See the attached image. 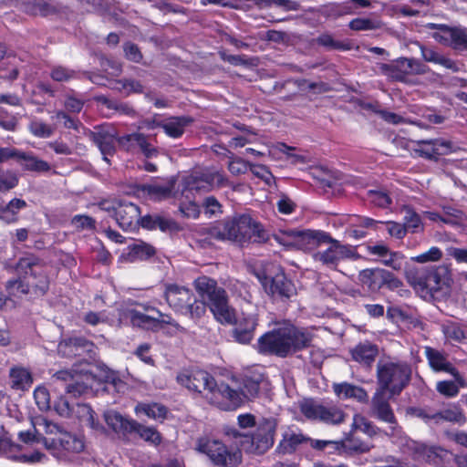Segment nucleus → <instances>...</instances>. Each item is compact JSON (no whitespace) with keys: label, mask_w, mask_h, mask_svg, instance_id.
Returning a JSON list of instances; mask_svg holds the SVG:
<instances>
[{"label":"nucleus","mask_w":467,"mask_h":467,"mask_svg":"<svg viewBox=\"0 0 467 467\" xmlns=\"http://www.w3.org/2000/svg\"><path fill=\"white\" fill-rule=\"evenodd\" d=\"M194 287L201 299L194 295L180 314L196 321L202 318L208 307L221 324H233L236 320L235 311L229 305L226 291L217 282L206 275L194 280Z\"/></svg>","instance_id":"nucleus-1"},{"label":"nucleus","mask_w":467,"mask_h":467,"mask_svg":"<svg viewBox=\"0 0 467 467\" xmlns=\"http://www.w3.org/2000/svg\"><path fill=\"white\" fill-rule=\"evenodd\" d=\"M314 335L305 327L283 324L263 335L257 342V349L263 354L285 358L311 346Z\"/></svg>","instance_id":"nucleus-2"},{"label":"nucleus","mask_w":467,"mask_h":467,"mask_svg":"<svg viewBox=\"0 0 467 467\" xmlns=\"http://www.w3.org/2000/svg\"><path fill=\"white\" fill-rule=\"evenodd\" d=\"M16 271L28 280L26 284H24L20 278L9 280L6 283V289L10 295L26 294L29 286L35 287L41 294H45L48 289L49 280L47 275V267L36 255L26 254L21 257L16 264Z\"/></svg>","instance_id":"nucleus-3"},{"label":"nucleus","mask_w":467,"mask_h":467,"mask_svg":"<svg viewBox=\"0 0 467 467\" xmlns=\"http://www.w3.org/2000/svg\"><path fill=\"white\" fill-rule=\"evenodd\" d=\"M177 381L189 390L202 394L209 403L219 409L222 410V407H226L223 403V391L228 390V385L224 383L217 384L209 372L202 369L182 372L178 374Z\"/></svg>","instance_id":"nucleus-4"},{"label":"nucleus","mask_w":467,"mask_h":467,"mask_svg":"<svg viewBox=\"0 0 467 467\" xmlns=\"http://www.w3.org/2000/svg\"><path fill=\"white\" fill-rule=\"evenodd\" d=\"M410 378V368L406 362L389 358H380L377 364L376 390L389 392L390 396L399 395Z\"/></svg>","instance_id":"nucleus-5"},{"label":"nucleus","mask_w":467,"mask_h":467,"mask_svg":"<svg viewBox=\"0 0 467 467\" xmlns=\"http://www.w3.org/2000/svg\"><path fill=\"white\" fill-rule=\"evenodd\" d=\"M223 222L227 241L245 245L268 240V233L261 223L248 213L237 214Z\"/></svg>","instance_id":"nucleus-6"},{"label":"nucleus","mask_w":467,"mask_h":467,"mask_svg":"<svg viewBox=\"0 0 467 467\" xmlns=\"http://www.w3.org/2000/svg\"><path fill=\"white\" fill-rule=\"evenodd\" d=\"M238 389L228 386V390L223 391V403L226 407H222L223 410H231L241 406L244 400H252L259 396L261 389L266 385V381L262 374L254 373L245 375L238 379Z\"/></svg>","instance_id":"nucleus-7"},{"label":"nucleus","mask_w":467,"mask_h":467,"mask_svg":"<svg viewBox=\"0 0 467 467\" xmlns=\"http://www.w3.org/2000/svg\"><path fill=\"white\" fill-rule=\"evenodd\" d=\"M194 450L206 455L215 465L222 467H236L242 460L240 451H229L221 441L208 436L198 438Z\"/></svg>","instance_id":"nucleus-8"},{"label":"nucleus","mask_w":467,"mask_h":467,"mask_svg":"<svg viewBox=\"0 0 467 467\" xmlns=\"http://www.w3.org/2000/svg\"><path fill=\"white\" fill-rule=\"evenodd\" d=\"M299 409L307 420L327 425H338L346 419V413L338 406L312 399L301 401Z\"/></svg>","instance_id":"nucleus-9"},{"label":"nucleus","mask_w":467,"mask_h":467,"mask_svg":"<svg viewBox=\"0 0 467 467\" xmlns=\"http://www.w3.org/2000/svg\"><path fill=\"white\" fill-rule=\"evenodd\" d=\"M99 207L114 216L119 226L125 231L134 230L139 224L140 211L132 202L121 200H105L99 203Z\"/></svg>","instance_id":"nucleus-10"},{"label":"nucleus","mask_w":467,"mask_h":467,"mask_svg":"<svg viewBox=\"0 0 467 467\" xmlns=\"http://www.w3.org/2000/svg\"><path fill=\"white\" fill-rule=\"evenodd\" d=\"M380 71L388 78L409 83L410 77L427 73L428 67L415 58L400 57L389 64H381Z\"/></svg>","instance_id":"nucleus-11"},{"label":"nucleus","mask_w":467,"mask_h":467,"mask_svg":"<svg viewBox=\"0 0 467 467\" xmlns=\"http://www.w3.org/2000/svg\"><path fill=\"white\" fill-rule=\"evenodd\" d=\"M256 276L265 292L274 300L284 301L290 299L296 294L295 285L281 270L275 272L274 275L266 273H257Z\"/></svg>","instance_id":"nucleus-12"},{"label":"nucleus","mask_w":467,"mask_h":467,"mask_svg":"<svg viewBox=\"0 0 467 467\" xmlns=\"http://www.w3.org/2000/svg\"><path fill=\"white\" fill-rule=\"evenodd\" d=\"M185 188L190 191L208 192L213 188H221L229 184L225 175L215 168H205L195 171L183 179Z\"/></svg>","instance_id":"nucleus-13"},{"label":"nucleus","mask_w":467,"mask_h":467,"mask_svg":"<svg viewBox=\"0 0 467 467\" xmlns=\"http://www.w3.org/2000/svg\"><path fill=\"white\" fill-rule=\"evenodd\" d=\"M276 239L286 247L306 251L330 240V235L319 230L291 231Z\"/></svg>","instance_id":"nucleus-14"},{"label":"nucleus","mask_w":467,"mask_h":467,"mask_svg":"<svg viewBox=\"0 0 467 467\" xmlns=\"http://www.w3.org/2000/svg\"><path fill=\"white\" fill-rule=\"evenodd\" d=\"M358 279L371 292H378L382 287L396 290L402 285V282L394 274L383 268L364 269L359 272Z\"/></svg>","instance_id":"nucleus-15"},{"label":"nucleus","mask_w":467,"mask_h":467,"mask_svg":"<svg viewBox=\"0 0 467 467\" xmlns=\"http://www.w3.org/2000/svg\"><path fill=\"white\" fill-rule=\"evenodd\" d=\"M426 28L434 30L431 37L438 43L456 50L467 49V33L463 28L435 23H428Z\"/></svg>","instance_id":"nucleus-16"},{"label":"nucleus","mask_w":467,"mask_h":467,"mask_svg":"<svg viewBox=\"0 0 467 467\" xmlns=\"http://www.w3.org/2000/svg\"><path fill=\"white\" fill-rule=\"evenodd\" d=\"M324 244H329L330 245L324 251L315 253L313 258L316 262L321 263L327 267L336 268L342 260L358 257L351 245L342 244L331 236L330 240L326 241Z\"/></svg>","instance_id":"nucleus-17"},{"label":"nucleus","mask_w":467,"mask_h":467,"mask_svg":"<svg viewBox=\"0 0 467 467\" xmlns=\"http://www.w3.org/2000/svg\"><path fill=\"white\" fill-rule=\"evenodd\" d=\"M54 380L61 382L66 393L78 397L92 388L93 377L88 372L60 370L54 374Z\"/></svg>","instance_id":"nucleus-18"},{"label":"nucleus","mask_w":467,"mask_h":467,"mask_svg":"<svg viewBox=\"0 0 467 467\" xmlns=\"http://www.w3.org/2000/svg\"><path fill=\"white\" fill-rule=\"evenodd\" d=\"M386 392L376 390L371 399L370 416L377 420L389 424V432L387 435L395 437L401 433V429L397 422L388 399L385 397Z\"/></svg>","instance_id":"nucleus-19"},{"label":"nucleus","mask_w":467,"mask_h":467,"mask_svg":"<svg viewBox=\"0 0 467 467\" xmlns=\"http://www.w3.org/2000/svg\"><path fill=\"white\" fill-rule=\"evenodd\" d=\"M276 426L275 419H262L250 437V451L263 454L268 451L274 444Z\"/></svg>","instance_id":"nucleus-20"},{"label":"nucleus","mask_w":467,"mask_h":467,"mask_svg":"<svg viewBox=\"0 0 467 467\" xmlns=\"http://www.w3.org/2000/svg\"><path fill=\"white\" fill-rule=\"evenodd\" d=\"M0 455L22 463H36L46 458L44 453L37 451L31 453L22 452V446L15 444L5 436L0 437Z\"/></svg>","instance_id":"nucleus-21"},{"label":"nucleus","mask_w":467,"mask_h":467,"mask_svg":"<svg viewBox=\"0 0 467 467\" xmlns=\"http://www.w3.org/2000/svg\"><path fill=\"white\" fill-rule=\"evenodd\" d=\"M424 355L428 360L431 368L435 372H446L456 378L460 382L462 375L458 369L449 361L448 356L431 347H424Z\"/></svg>","instance_id":"nucleus-22"},{"label":"nucleus","mask_w":467,"mask_h":467,"mask_svg":"<svg viewBox=\"0 0 467 467\" xmlns=\"http://www.w3.org/2000/svg\"><path fill=\"white\" fill-rule=\"evenodd\" d=\"M366 250L368 254L375 256L379 263L393 270L401 269L403 255L399 252L391 251L388 245L382 243L368 244Z\"/></svg>","instance_id":"nucleus-23"},{"label":"nucleus","mask_w":467,"mask_h":467,"mask_svg":"<svg viewBox=\"0 0 467 467\" xmlns=\"http://www.w3.org/2000/svg\"><path fill=\"white\" fill-rule=\"evenodd\" d=\"M415 144V152L430 160L435 159L440 155L448 154L452 150L451 143L442 139L418 140Z\"/></svg>","instance_id":"nucleus-24"},{"label":"nucleus","mask_w":467,"mask_h":467,"mask_svg":"<svg viewBox=\"0 0 467 467\" xmlns=\"http://www.w3.org/2000/svg\"><path fill=\"white\" fill-rule=\"evenodd\" d=\"M107 426L116 434L126 436L132 433L135 420L129 419L115 410H107L103 413Z\"/></svg>","instance_id":"nucleus-25"},{"label":"nucleus","mask_w":467,"mask_h":467,"mask_svg":"<svg viewBox=\"0 0 467 467\" xmlns=\"http://www.w3.org/2000/svg\"><path fill=\"white\" fill-rule=\"evenodd\" d=\"M195 294L185 286L178 285H169L166 286L165 298L169 306L176 312L180 313L185 305L189 303L192 296Z\"/></svg>","instance_id":"nucleus-26"},{"label":"nucleus","mask_w":467,"mask_h":467,"mask_svg":"<svg viewBox=\"0 0 467 467\" xmlns=\"http://www.w3.org/2000/svg\"><path fill=\"white\" fill-rule=\"evenodd\" d=\"M43 444L48 450H52L57 447L59 444L63 450L72 452L78 453L84 450L85 443L81 437L69 432H63L57 439H53L49 441L47 438H43Z\"/></svg>","instance_id":"nucleus-27"},{"label":"nucleus","mask_w":467,"mask_h":467,"mask_svg":"<svg viewBox=\"0 0 467 467\" xmlns=\"http://www.w3.org/2000/svg\"><path fill=\"white\" fill-rule=\"evenodd\" d=\"M190 123V119L186 117H171L161 123H155L154 121H144V126L147 129H153L155 127H161L164 132L171 138H180L183 132L185 127Z\"/></svg>","instance_id":"nucleus-28"},{"label":"nucleus","mask_w":467,"mask_h":467,"mask_svg":"<svg viewBox=\"0 0 467 467\" xmlns=\"http://www.w3.org/2000/svg\"><path fill=\"white\" fill-rule=\"evenodd\" d=\"M9 386L16 391L28 390L33 384V376L29 368L23 366H13L9 369Z\"/></svg>","instance_id":"nucleus-29"},{"label":"nucleus","mask_w":467,"mask_h":467,"mask_svg":"<svg viewBox=\"0 0 467 467\" xmlns=\"http://www.w3.org/2000/svg\"><path fill=\"white\" fill-rule=\"evenodd\" d=\"M89 138L99 149L105 161L109 162V156L115 152V143L118 140L114 133L109 130L90 131Z\"/></svg>","instance_id":"nucleus-30"},{"label":"nucleus","mask_w":467,"mask_h":467,"mask_svg":"<svg viewBox=\"0 0 467 467\" xmlns=\"http://www.w3.org/2000/svg\"><path fill=\"white\" fill-rule=\"evenodd\" d=\"M439 272L448 274V269L444 266H440L437 268V272L431 275L426 280L409 276V282L417 290L426 291V293L437 292L441 289V285H445L444 277H441Z\"/></svg>","instance_id":"nucleus-31"},{"label":"nucleus","mask_w":467,"mask_h":467,"mask_svg":"<svg viewBox=\"0 0 467 467\" xmlns=\"http://www.w3.org/2000/svg\"><path fill=\"white\" fill-rule=\"evenodd\" d=\"M305 441L306 437L297 428H286L282 433V440L276 447V451L282 454L292 453Z\"/></svg>","instance_id":"nucleus-32"},{"label":"nucleus","mask_w":467,"mask_h":467,"mask_svg":"<svg viewBox=\"0 0 467 467\" xmlns=\"http://www.w3.org/2000/svg\"><path fill=\"white\" fill-rule=\"evenodd\" d=\"M91 344L84 338L75 337L61 341L57 346L58 354L62 357L72 358L82 356L89 350Z\"/></svg>","instance_id":"nucleus-33"},{"label":"nucleus","mask_w":467,"mask_h":467,"mask_svg":"<svg viewBox=\"0 0 467 467\" xmlns=\"http://www.w3.org/2000/svg\"><path fill=\"white\" fill-rule=\"evenodd\" d=\"M224 222L216 225L201 227L195 232L196 239L203 244H213L214 242L227 241Z\"/></svg>","instance_id":"nucleus-34"},{"label":"nucleus","mask_w":467,"mask_h":467,"mask_svg":"<svg viewBox=\"0 0 467 467\" xmlns=\"http://www.w3.org/2000/svg\"><path fill=\"white\" fill-rule=\"evenodd\" d=\"M333 390L339 399H354L358 402H368V392L361 387L348 383L333 384Z\"/></svg>","instance_id":"nucleus-35"},{"label":"nucleus","mask_w":467,"mask_h":467,"mask_svg":"<svg viewBox=\"0 0 467 467\" xmlns=\"http://www.w3.org/2000/svg\"><path fill=\"white\" fill-rule=\"evenodd\" d=\"M353 432L351 431L343 440L335 442V449L342 450L347 453L368 452L372 446L356 437Z\"/></svg>","instance_id":"nucleus-36"},{"label":"nucleus","mask_w":467,"mask_h":467,"mask_svg":"<svg viewBox=\"0 0 467 467\" xmlns=\"http://www.w3.org/2000/svg\"><path fill=\"white\" fill-rule=\"evenodd\" d=\"M139 224L148 230L160 229L162 232L172 231L177 228L176 223L171 218L160 214H148L139 218Z\"/></svg>","instance_id":"nucleus-37"},{"label":"nucleus","mask_w":467,"mask_h":467,"mask_svg":"<svg viewBox=\"0 0 467 467\" xmlns=\"http://www.w3.org/2000/svg\"><path fill=\"white\" fill-rule=\"evenodd\" d=\"M257 325L254 315L244 317L234 331L235 340L242 344L250 343L254 337V330Z\"/></svg>","instance_id":"nucleus-38"},{"label":"nucleus","mask_w":467,"mask_h":467,"mask_svg":"<svg viewBox=\"0 0 467 467\" xmlns=\"http://www.w3.org/2000/svg\"><path fill=\"white\" fill-rule=\"evenodd\" d=\"M73 413L82 423L86 424L96 432L99 434H105L107 432L106 428L99 421L95 420V413L90 406L78 403L77 406L74 407Z\"/></svg>","instance_id":"nucleus-39"},{"label":"nucleus","mask_w":467,"mask_h":467,"mask_svg":"<svg viewBox=\"0 0 467 467\" xmlns=\"http://www.w3.org/2000/svg\"><path fill=\"white\" fill-rule=\"evenodd\" d=\"M17 162L25 171L34 172H47L51 167L48 162L37 158L32 152L20 151Z\"/></svg>","instance_id":"nucleus-40"},{"label":"nucleus","mask_w":467,"mask_h":467,"mask_svg":"<svg viewBox=\"0 0 467 467\" xmlns=\"http://www.w3.org/2000/svg\"><path fill=\"white\" fill-rule=\"evenodd\" d=\"M378 354V347L368 341L359 343L351 350L353 359L365 365H370Z\"/></svg>","instance_id":"nucleus-41"},{"label":"nucleus","mask_w":467,"mask_h":467,"mask_svg":"<svg viewBox=\"0 0 467 467\" xmlns=\"http://www.w3.org/2000/svg\"><path fill=\"white\" fill-rule=\"evenodd\" d=\"M173 188V182L166 184L151 183L142 185L140 191L144 196L152 201H161L171 196Z\"/></svg>","instance_id":"nucleus-42"},{"label":"nucleus","mask_w":467,"mask_h":467,"mask_svg":"<svg viewBox=\"0 0 467 467\" xmlns=\"http://www.w3.org/2000/svg\"><path fill=\"white\" fill-rule=\"evenodd\" d=\"M420 48L421 56L425 61L441 65L443 67L450 69L453 72L459 70L458 64L452 59L444 57L443 55H441V53L437 52L432 48L426 47L424 46H420Z\"/></svg>","instance_id":"nucleus-43"},{"label":"nucleus","mask_w":467,"mask_h":467,"mask_svg":"<svg viewBox=\"0 0 467 467\" xmlns=\"http://www.w3.org/2000/svg\"><path fill=\"white\" fill-rule=\"evenodd\" d=\"M24 6L26 13L34 16H47L57 11V7L42 0H16Z\"/></svg>","instance_id":"nucleus-44"},{"label":"nucleus","mask_w":467,"mask_h":467,"mask_svg":"<svg viewBox=\"0 0 467 467\" xmlns=\"http://www.w3.org/2000/svg\"><path fill=\"white\" fill-rule=\"evenodd\" d=\"M130 319L133 326L148 330L160 329V320L156 317L140 313L137 310L130 311Z\"/></svg>","instance_id":"nucleus-45"},{"label":"nucleus","mask_w":467,"mask_h":467,"mask_svg":"<svg viewBox=\"0 0 467 467\" xmlns=\"http://www.w3.org/2000/svg\"><path fill=\"white\" fill-rule=\"evenodd\" d=\"M454 380H441L436 383V390L442 396L447 398H454L459 394L460 389L466 386V381L462 376V382L456 378Z\"/></svg>","instance_id":"nucleus-46"},{"label":"nucleus","mask_w":467,"mask_h":467,"mask_svg":"<svg viewBox=\"0 0 467 467\" xmlns=\"http://www.w3.org/2000/svg\"><path fill=\"white\" fill-rule=\"evenodd\" d=\"M136 413H144L153 420H164L167 415V409L160 403H139L135 408Z\"/></svg>","instance_id":"nucleus-47"},{"label":"nucleus","mask_w":467,"mask_h":467,"mask_svg":"<svg viewBox=\"0 0 467 467\" xmlns=\"http://www.w3.org/2000/svg\"><path fill=\"white\" fill-rule=\"evenodd\" d=\"M352 431H359L369 437H374L380 432V429L360 414L353 417L351 424Z\"/></svg>","instance_id":"nucleus-48"},{"label":"nucleus","mask_w":467,"mask_h":467,"mask_svg":"<svg viewBox=\"0 0 467 467\" xmlns=\"http://www.w3.org/2000/svg\"><path fill=\"white\" fill-rule=\"evenodd\" d=\"M438 424L443 421L460 422L464 417L462 410L456 404H450L447 408L438 411Z\"/></svg>","instance_id":"nucleus-49"},{"label":"nucleus","mask_w":467,"mask_h":467,"mask_svg":"<svg viewBox=\"0 0 467 467\" xmlns=\"http://www.w3.org/2000/svg\"><path fill=\"white\" fill-rule=\"evenodd\" d=\"M348 26L350 29L355 31L375 30L380 28L382 26V23L379 20L358 17L352 19L349 22Z\"/></svg>","instance_id":"nucleus-50"},{"label":"nucleus","mask_w":467,"mask_h":467,"mask_svg":"<svg viewBox=\"0 0 467 467\" xmlns=\"http://www.w3.org/2000/svg\"><path fill=\"white\" fill-rule=\"evenodd\" d=\"M130 248L129 257L130 261L143 260L154 254L153 247L144 243L134 244Z\"/></svg>","instance_id":"nucleus-51"},{"label":"nucleus","mask_w":467,"mask_h":467,"mask_svg":"<svg viewBox=\"0 0 467 467\" xmlns=\"http://www.w3.org/2000/svg\"><path fill=\"white\" fill-rule=\"evenodd\" d=\"M133 432L138 433L146 441H150L154 444L161 442L160 433L152 427H146L135 421Z\"/></svg>","instance_id":"nucleus-52"},{"label":"nucleus","mask_w":467,"mask_h":467,"mask_svg":"<svg viewBox=\"0 0 467 467\" xmlns=\"http://www.w3.org/2000/svg\"><path fill=\"white\" fill-rule=\"evenodd\" d=\"M30 132L38 138H49L54 133V128L40 119H34L29 124Z\"/></svg>","instance_id":"nucleus-53"},{"label":"nucleus","mask_w":467,"mask_h":467,"mask_svg":"<svg viewBox=\"0 0 467 467\" xmlns=\"http://www.w3.org/2000/svg\"><path fill=\"white\" fill-rule=\"evenodd\" d=\"M113 88L126 95L130 93H141L143 90L142 85L139 81L132 79L116 81Z\"/></svg>","instance_id":"nucleus-54"},{"label":"nucleus","mask_w":467,"mask_h":467,"mask_svg":"<svg viewBox=\"0 0 467 467\" xmlns=\"http://www.w3.org/2000/svg\"><path fill=\"white\" fill-rule=\"evenodd\" d=\"M18 184L17 174L11 171H2L0 169V192H7Z\"/></svg>","instance_id":"nucleus-55"},{"label":"nucleus","mask_w":467,"mask_h":467,"mask_svg":"<svg viewBox=\"0 0 467 467\" xmlns=\"http://www.w3.org/2000/svg\"><path fill=\"white\" fill-rule=\"evenodd\" d=\"M76 71L63 66H55L50 72V77L57 82L69 81L76 78Z\"/></svg>","instance_id":"nucleus-56"},{"label":"nucleus","mask_w":467,"mask_h":467,"mask_svg":"<svg viewBox=\"0 0 467 467\" xmlns=\"http://www.w3.org/2000/svg\"><path fill=\"white\" fill-rule=\"evenodd\" d=\"M442 217L443 218H441V221L444 223L458 224L464 220L465 215L461 210L451 206H444Z\"/></svg>","instance_id":"nucleus-57"},{"label":"nucleus","mask_w":467,"mask_h":467,"mask_svg":"<svg viewBox=\"0 0 467 467\" xmlns=\"http://www.w3.org/2000/svg\"><path fill=\"white\" fill-rule=\"evenodd\" d=\"M442 332L446 338L461 342L464 338V332L460 325L448 322L442 325Z\"/></svg>","instance_id":"nucleus-58"},{"label":"nucleus","mask_w":467,"mask_h":467,"mask_svg":"<svg viewBox=\"0 0 467 467\" xmlns=\"http://www.w3.org/2000/svg\"><path fill=\"white\" fill-rule=\"evenodd\" d=\"M441 250L436 246H432L427 252H424L415 257H412V260L419 264H426L431 262H438L441 259Z\"/></svg>","instance_id":"nucleus-59"},{"label":"nucleus","mask_w":467,"mask_h":467,"mask_svg":"<svg viewBox=\"0 0 467 467\" xmlns=\"http://www.w3.org/2000/svg\"><path fill=\"white\" fill-rule=\"evenodd\" d=\"M34 399L40 410H47L50 407V396L48 390L42 386L34 390Z\"/></svg>","instance_id":"nucleus-60"},{"label":"nucleus","mask_w":467,"mask_h":467,"mask_svg":"<svg viewBox=\"0 0 467 467\" xmlns=\"http://www.w3.org/2000/svg\"><path fill=\"white\" fill-rule=\"evenodd\" d=\"M404 225L406 229H410L412 232L419 231L422 228L420 215L411 209H406L404 215Z\"/></svg>","instance_id":"nucleus-61"},{"label":"nucleus","mask_w":467,"mask_h":467,"mask_svg":"<svg viewBox=\"0 0 467 467\" xmlns=\"http://www.w3.org/2000/svg\"><path fill=\"white\" fill-rule=\"evenodd\" d=\"M26 207V202L18 198L11 200L5 205V215L7 217H14V223L17 221V213L20 210Z\"/></svg>","instance_id":"nucleus-62"},{"label":"nucleus","mask_w":467,"mask_h":467,"mask_svg":"<svg viewBox=\"0 0 467 467\" xmlns=\"http://www.w3.org/2000/svg\"><path fill=\"white\" fill-rule=\"evenodd\" d=\"M137 136H143L141 133H131L118 139L119 145L127 151L135 152L139 150V143L133 139Z\"/></svg>","instance_id":"nucleus-63"},{"label":"nucleus","mask_w":467,"mask_h":467,"mask_svg":"<svg viewBox=\"0 0 467 467\" xmlns=\"http://www.w3.org/2000/svg\"><path fill=\"white\" fill-rule=\"evenodd\" d=\"M368 199L370 202L381 208H385L390 203L388 194L380 191H368Z\"/></svg>","instance_id":"nucleus-64"}]
</instances>
